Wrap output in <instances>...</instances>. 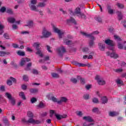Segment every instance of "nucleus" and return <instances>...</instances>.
I'll list each match as a JSON object with an SVG mask.
<instances>
[{"label": "nucleus", "instance_id": "f257e3e1", "mask_svg": "<svg viewBox=\"0 0 126 126\" xmlns=\"http://www.w3.org/2000/svg\"><path fill=\"white\" fill-rule=\"evenodd\" d=\"M69 13L70 14V15H73L74 16H75L76 15H79L80 16H84V14L82 12H81V10L80 9V8L77 7L75 9L74 11L72 10V9H68Z\"/></svg>", "mask_w": 126, "mask_h": 126}, {"label": "nucleus", "instance_id": "f03ea898", "mask_svg": "<svg viewBox=\"0 0 126 126\" xmlns=\"http://www.w3.org/2000/svg\"><path fill=\"white\" fill-rule=\"evenodd\" d=\"M80 33L83 35V36H85V37L90 38L91 40H95V37H94L93 35H98V34H99V32L98 31H95L90 34H88L85 32H80Z\"/></svg>", "mask_w": 126, "mask_h": 126}, {"label": "nucleus", "instance_id": "7ed1b4c3", "mask_svg": "<svg viewBox=\"0 0 126 126\" xmlns=\"http://www.w3.org/2000/svg\"><path fill=\"white\" fill-rule=\"evenodd\" d=\"M33 47L36 50V52L35 53L36 55H38L40 58H43L44 55L43 53H42V51H41V49L39 48V47H40V43L35 42L33 44Z\"/></svg>", "mask_w": 126, "mask_h": 126}, {"label": "nucleus", "instance_id": "20e7f679", "mask_svg": "<svg viewBox=\"0 0 126 126\" xmlns=\"http://www.w3.org/2000/svg\"><path fill=\"white\" fill-rule=\"evenodd\" d=\"M22 123H26V124H32L33 125H39L41 124V121L39 120H35L33 118H30L28 121H26L25 118L22 120Z\"/></svg>", "mask_w": 126, "mask_h": 126}, {"label": "nucleus", "instance_id": "39448f33", "mask_svg": "<svg viewBox=\"0 0 126 126\" xmlns=\"http://www.w3.org/2000/svg\"><path fill=\"white\" fill-rule=\"evenodd\" d=\"M53 28L54 32L58 34L59 39H62V38H63V34L65 33L63 31L59 30V29L55 26H53Z\"/></svg>", "mask_w": 126, "mask_h": 126}, {"label": "nucleus", "instance_id": "423d86ee", "mask_svg": "<svg viewBox=\"0 0 126 126\" xmlns=\"http://www.w3.org/2000/svg\"><path fill=\"white\" fill-rule=\"evenodd\" d=\"M42 34V35L39 36L41 39H43V38H48V37H50V36H51V32L48 31L47 29L45 28L43 29Z\"/></svg>", "mask_w": 126, "mask_h": 126}, {"label": "nucleus", "instance_id": "0eeeda50", "mask_svg": "<svg viewBox=\"0 0 126 126\" xmlns=\"http://www.w3.org/2000/svg\"><path fill=\"white\" fill-rule=\"evenodd\" d=\"M104 43L108 46H111V47H109V50H114L113 46H115V42L113 40L110 39H106L105 40Z\"/></svg>", "mask_w": 126, "mask_h": 126}, {"label": "nucleus", "instance_id": "6e6552de", "mask_svg": "<svg viewBox=\"0 0 126 126\" xmlns=\"http://www.w3.org/2000/svg\"><path fill=\"white\" fill-rule=\"evenodd\" d=\"M72 63L73 64H74V65H76V66H79V67L88 66V67H91V65L90 64H84L82 63H79L76 61H73Z\"/></svg>", "mask_w": 126, "mask_h": 126}, {"label": "nucleus", "instance_id": "1a4fd4ad", "mask_svg": "<svg viewBox=\"0 0 126 126\" xmlns=\"http://www.w3.org/2000/svg\"><path fill=\"white\" fill-rule=\"evenodd\" d=\"M95 79L97 81V83L99 85H105L106 84V81L103 80V79L100 78V76H96Z\"/></svg>", "mask_w": 126, "mask_h": 126}, {"label": "nucleus", "instance_id": "9d476101", "mask_svg": "<svg viewBox=\"0 0 126 126\" xmlns=\"http://www.w3.org/2000/svg\"><path fill=\"white\" fill-rule=\"evenodd\" d=\"M65 48L63 46H62L58 49V53L60 57H63L64 53H65Z\"/></svg>", "mask_w": 126, "mask_h": 126}, {"label": "nucleus", "instance_id": "9b49d317", "mask_svg": "<svg viewBox=\"0 0 126 126\" xmlns=\"http://www.w3.org/2000/svg\"><path fill=\"white\" fill-rule=\"evenodd\" d=\"M66 23L68 25H70L71 23L74 24V25H76V24H77L76 21L72 17H71L69 19L67 20Z\"/></svg>", "mask_w": 126, "mask_h": 126}, {"label": "nucleus", "instance_id": "f8f14e48", "mask_svg": "<svg viewBox=\"0 0 126 126\" xmlns=\"http://www.w3.org/2000/svg\"><path fill=\"white\" fill-rule=\"evenodd\" d=\"M31 61V60L28 58H22L21 59L20 64H21V66H23V65H24V64H25L26 63H27L28 62H30Z\"/></svg>", "mask_w": 126, "mask_h": 126}, {"label": "nucleus", "instance_id": "ddd939ff", "mask_svg": "<svg viewBox=\"0 0 126 126\" xmlns=\"http://www.w3.org/2000/svg\"><path fill=\"white\" fill-rule=\"evenodd\" d=\"M107 56H110L111 58H113L114 59H117L119 58L118 54H116L115 52H113L112 53H110V52H106Z\"/></svg>", "mask_w": 126, "mask_h": 126}, {"label": "nucleus", "instance_id": "4468645a", "mask_svg": "<svg viewBox=\"0 0 126 126\" xmlns=\"http://www.w3.org/2000/svg\"><path fill=\"white\" fill-rule=\"evenodd\" d=\"M68 99L66 97H61L60 100H58V104H62V103H66Z\"/></svg>", "mask_w": 126, "mask_h": 126}, {"label": "nucleus", "instance_id": "2eb2a0df", "mask_svg": "<svg viewBox=\"0 0 126 126\" xmlns=\"http://www.w3.org/2000/svg\"><path fill=\"white\" fill-rule=\"evenodd\" d=\"M7 21L9 22V23H13L14 22H15V23H17V24H20V21L15 22V19L12 17L8 18Z\"/></svg>", "mask_w": 126, "mask_h": 126}, {"label": "nucleus", "instance_id": "dca6fc26", "mask_svg": "<svg viewBox=\"0 0 126 126\" xmlns=\"http://www.w3.org/2000/svg\"><path fill=\"white\" fill-rule=\"evenodd\" d=\"M30 8L33 11L38 12L39 11V9H38V6H36V5H29Z\"/></svg>", "mask_w": 126, "mask_h": 126}, {"label": "nucleus", "instance_id": "f3484780", "mask_svg": "<svg viewBox=\"0 0 126 126\" xmlns=\"http://www.w3.org/2000/svg\"><path fill=\"white\" fill-rule=\"evenodd\" d=\"M9 102L12 106H15V104L16 103V100L14 97H12L11 98L9 99Z\"/></svg>", "mask_w": 126, "mask_h": 126}, {"label": "nucleus", "instance_id": "a211bd4d", "mask_svg": "<svg viewBox=\"0 0 126 126\" xmlns=\"http://www.w3.org/2000/svg\"><path fill=\"white\" fill-rule=\"evenodd\" d=\"M38 91H39V90L38 89H36V88L30 89V92L32 94H37Z\"/></svg>", "mask_w": 126, "mask_h": 126}, {"label": "nucleus", "instance_id": "6ab92c4d", "mask_svg": "<svg viewBox=\"0 0 126 126\" xmlns=\"http://www.w3.org/2000/svg\"><path fill=\"white\" fill-rule=\"evenodd\" d=\"M100 102L102 104L108 103V98L106 96H102L100 99Z\"/></svg>", "mask_w": 126, "mask_h": 126}, {"label": "nucleus", "instance_id": "aec40b11", "mask_svg": "<svg viewBox=\"0 0 126 126\" xmlns=\"http://www.w3.org/2000/svg\"><path fill=\"white\" fill-rule=\"evenodd\" d=\"M63 43L68 45H72V44H73V42H72L71 40H69L66 39L63 40Z\"/></svg>", "mask_w": 126, "mask_h": 126}, {"label": "nucleus", "instance_id": "412c9836", "mask_svg": "<svg viewBox=\"0 0 126 126\" xmlns=\"http://www.w3.org/2000/svg\"><path fill=\"white\" fill-rule=\"evenodd\" d=\"M83 120H85V121H87V122H89L90 123L93 122V119H92V118H91V117H90V116L84 117Z\"/></svg>", "mask_w": 126, "mask_h": 126}, {"label": "nucleus", "instance_id": "4be33fe9", "mask_svg": "<svg viewBox=\"0 0 126 126\" xmlns=\"http://www.w3.org/2000/svg\"><path fill=\"white\" fill-rule=\"evenodd\" d=\"M119 112L113 111V112H110L109 113V116L110 117H116V116H118Z\"/></svg>", "mask_w": 126, "mask_h": 126}, {"label": "nucleus", "instance_id": "5701e85b", "mask_svg": "<svg viewBox=\"0 0 126 126\" xmlns=\"http://www.w3.org/2000/svg\"><path fill=\"white\" fill-rule=\"evenodd\" d=\"M3 124H4L5 126H10V124H9V121H8V119H7V118H6L3 119Z\"/></svg>", "mask_w": 126, "mask_h": 126}, {"label": "nucleus", "instance_id": "b1692460", "mask_svg": "<svg viewBox=\"0 0 126 126\" xmlns=\"http://www.w3.org/2000/svg\"><path fill=\"white\" fill-rule=\"evenodd\" d=\"M19 96H20V97H21L23 100H25L26 99V96H25V94L24 92H20L19 94Z\"/></svg>", "mask_w": 126, "mask_h": 126}, {"label": "nucleus", "instance_id": "393cba45", "mask_svg": "<svg viewBox=\"0 0 126 126\" xmlns=\"http://www.w3.org/2000/svg\"><path fill=\"white\" fill-rule=\"evenodd\" d=\"M77 78L78 80L80 81V82H81V84H82L83 85H84V84H85V80L84 79L82 78L80 76H78Z\"/></svg>", "mask_w": 126, "mask_h": 126}, {"label": "nucleus", "instance_id": "a878e982", "mask_svg": "<svg viewBox=\"0 0 126 126\" xmlns=\"http://www.w3.org/2000/svg\"><path fill=\"white\" fill-rule=\"evenodd\" d=\"M107 11L109 14H113L114 13V10L112 9L111 6H107Z\"/></svg>", "mask_w": 126, "mask_h": 126}, {"label": "nucleus", "instance_id": "bb28decb", "mask_svg": "<svg viewBox=\"0 0 126 126\" xmlns=\"http://www.w3.org/2000/svg\"><path fill=\"white\" fill-rule=\"evenodd\" d=\"M98 46L100 51H105V44L102 43H98Z\"/></svg>", "mask_w": 126, "mask_h": 126}, {"label": "nucleus", "instance_id": "cd10ccee", "mask_svg": "<svg viewBox=\"0 0 126 126\" xmlns=\"http://www.w3.org/2000/svg\"><path fill=\"white\" fill-rule=\"evenodd\" d=\"M45 2V1H44V2H40L37 5V7H45L46 6V3Z\"/></svg>", "mask_w": 126, "mask_h": 126}, {"label": "nucleus", "instance_id": "c85d7f7f", "mask_svg": "<svg viewBox=\"0 0 126 126\" xmlns=\"http://www.w3.org/2000/svg\"><path fill=\"white\" fill-rule=\"evenodd\" d=\"M38 108H40L41 109H43L46 107V104H45L43 102L41 101L39 103L38 105H37Z\"/></svg>", "mask_w": 126, "mask_h": 126}, {"label": "nucleus", "instance_id": "c756f323", "mask_svg": "<svg viewBox=\"0 0 126 126\" xmlns=\"http://www.w3.org/2000/svg\"><path fill=\"white\" fill-rule=\"evenodd\" d=\"M32 66V63H29L27 64V66L25 68V70L28 71V70H30L31 69V68H30V67H31V66Z\"/></svg>", "mask_w": 126, "mask_h": 126}, {"label": "nucleus", "instance_id": "7c9ffc66", "mask_svg": "<svg viewBox=\"0 0 126 126\" xmlns=\"http://www.w3.org/2000/svg\"><path fill=\"white\" fill-rule=\"evenodd\" d=\"M5 97L9 100L10 98H12V95H11V94L7 92L5 93Z\"/></svg>", "mask_w": 126, "mask_h": 126}, {"label": "nucleus", "instance_id": "2f4dec72", "mask_svg": "<svg viewBox=\"0 0 126 126\" xmlns=\"http://www.w3.org/2000/svg\"><path fill=\"white\" fill-rule=\"evenodd\" d=\"M17 55L20 57H24L25 56V52L24 51H19L17 52Z\"/></svg>", "mask_w": 126, "mask_h": 126}, {"label": "nucleus", "instance_id": "473e14b6", "mask_svg": "<svg viewBox=\"0 0 126 126\" xmlns=\"http://www.w3.org/2000/svg\"><path fill=\"white\" fill-rule=\"evenodd\" d=\"M6 12L9 14H13V10H12L10 8H7L6 9Z\"/></svg>", "mask_w": 126, "mask_h": 126}, {"label": "nucleus", "instance_id": "72a5a7b5", "mask_svg": "<svg viewBox=\"0 0 126 126\" xmlns=\"http://www.w3.org/2000/svg\"><path fill=\"white\" fill-rule=\"evenodd\" d=\"M33 21H29L28 22V25L27 26H28L30 28H32L33 27Z\"/></svg>", "mask_w": 126, "mask_h": 126}, {"label": "nucleus", "instance_id": "f704fd0d", "mask_svg": "<svg viewBox=\"0 0 126 126\" xmlns=\"http://www.w3.org/2000/svg\"><path fill=\"white\" fill-rule=\"evenodd\" d=\"M2 29H4V26L0 24V35H2L3 33V30Z\"/></svg>", "mask_w": 126, "mask_h": 126}, {"label": "nucleus", "instance_id": "c9c22d12", "mask_svg": "<svg viewBox=\"0 0 126 126\" xmlns=\"http://www.w3.org/2000/svg\"><path fill=\"white\" fill-rule=\"evenodd\" d=\"M70 81L72 82V83H73L74 84H76L77 82H78V80H77V79L74 78H71L70 79Z\"/></svg>", "mask_w": 126, "mask_h": 126}, {"label": "nucleus", "instance_id": "e433bc0d", "mask_svg": "<svg viewBox=\"0 0 126 126\" xmlns=\"http://www.w3.org/2000/svg\"><path fill=\"white\" fill-rule=\"evenodd\" d=\"M27 116L29 118H31V119H33V117H34L33 113L31 112V111L28 112Z\"/></svg>", "mask_w": 126, "mask_h": 126}, {"label": "nucleus", "instance_id": "4c0bfd02", "mask_svg": "<svg viewBox=\"0 0 126 126\" xmlns=\"http://www.w3.org/2000/svg\"><path fill=\"white\" fill-rule=\"evenodd\" d=\"M52 76L54 78H59L60 77V75L57 73H52Z\"/></svg>", "mask_w": 126, "mask_h": 126}, {"label": "nucleus", "instance_id": "58836bf2", "mask_svg": "<svg viewBox=\"0 0 126 126\" xmlns=\"http://www.w3.org/2000/svg\"><path fill=\"white\" fill-rule=\"evenodd\" d=\"M114 37L115 40H116L117 41H119V42L122 41V39H121V37H120V36L117 35H114Z\"/></svg>", "mask_w": 126, "mask_h": 126}, {"label": "nucleus", "instance_id": "ea45409f", "mask_svg": "<svg viewBox=\"0 0 126 126\" xmlns=\"http://www.w3.org/2000/svg\"><path fill=\"white\" fill-rule=\"evenodd\" d=\"M37 4V0H31L29 5H34Z\"/></svg>", "mask_w": 126, "mask_h": 126}, {"label": "nucleus", "instance_id": "a19ab883", "mask_svg": "<svg viewBox=\"0 0 126 126\" xmlns=\"http://www.w3.org/2000/svg\"><path fill=\"white\" fill-rule=\"evenodd\" d=\"M6 11V8L4 6H2L0 9V12H2V13H4Z\"/></svg>", "mask_w": 126, "mask_h": 126}, {"label": "nucleus", "instance_id": "79ce46f5", "mask_svg": "<svg viewBox=\"0 0 126 126\" xmlns=\"http://www.w3.org/2000/svg\"><path fill=\"white\" fill-rule=\"evenodd\" d=\"M51 100H52V101H53V102H54V103H58V102H59V101H58V99L54 96H51Z\"/></svg>", "mask_w": 126, "mask_h": 126}, {"label": "nucleus", "instance_id": "37998d69", "mask_svg": "<svg viewBox=\"0 0 126 126\" xmlns=\"http://www.w3.org/2000/svg\"><path fill=\"white\" fill-rule=\"evenodd\" d=\"M83 97L85 100H88L89 99V94H84Z\"/></svg>", "mask_w": 126, "mask_h": 126}, {"label": "nucleus", "instance_id": "c03bdc74", "mask_svg": "<svg viewBox=\"0 0 126 126\" xmlns=\"http://www.w3.org/2000/svg\"><path fill=\"white\" fill-rule=\"evenodd\" d=\"M76 114L77 115V116H78V117H82V116L83 115V113H82V112L79 111H76Z\"/></svg>", "mask_w": 126, "mask_h": 126}, {"label": "nucleus", "instance_id": "a18cd8bd", "mask_svg": "<svg viewBox=\"0 0 126 126\" xmlns=\"http://www.w3.org/2000/svg\"><path fill=\"white\" fill-rule=\"evenodd\" d=\"M95 19L96 21H97L98 22H99V23H102V19L101 18V17L100 16L96 17L95 18Z\"/></svg>", "mask_w": 126, "mask_h": 126}, {"label": "nucleus", "instance_id": "49530a36", "mask_svg": "<svg viewBox=\"0 0 126 126\" xmlns=\"http://www.w3.org/2000/svg\"><path fill=\"white\" fill-rule=\"evenodd\" d=\"M23 80H24V81H28V80H29L28 76L27 75H24L23 76Z\"/></svg>", "mask_w": 126, "mask_h": 126}, {"label": "nucleus", "instance_id": "de8ad7c7", "mask_svg": "<svg viewBox=\"0 0 126 126\" xmlns=\"http://www.w3.org/2000/svg\"><path fill=\"white\" fill-rule=\"evenodd\" d=\"M123 69L122 68H118V69H116L114 70L115 72H117V73H120L121 72H123Z\"/></svg>", "mask_w": 126, "mask_h": 126}, {"label": "nucleus", "instance_id": "09e8293b", "mask_svg": "<svg viewBox=\"0 0 126 126\" xmlns=\"http://www.w3.org/2000/svg\"><path fill=\"white\" fill-rule=\"evenodd\" d=\"M59 11H61V12H62L63 14H66L67 13V12L66 11L64 10L63 8H59Z\"/></svg>", "mask_w": 126, "mask_h": 126}, {"label": "nucleus", "instance_id": "8fccbe9b", "mask_svg": "<svg viewBox=\"0 0 126 126\" xmlns=\"http://www.w3.org/2000/svg\"><path fill=\"white\" fill-rule=\"evenodd\" d=\"M92 101L93 103H94L95 104L99 103V100L97 98L94 97V98H93Z\"/></svg>", "mask_w": 126, "mask_h": 126}, {"label": "nucleus", "instance_id": "3c124183", "mask_svg": "<svg viewBox=\"0 0 126 126\" xmlns=\"http://www.w3.org/2000/svg\"><path fill=\"white\" fill-rule=\"evenodd\" d=\"M94 40L92 39L89 41V47H93L94 45Z\"/></svg>", "mask_w": 126, "mask_h": 126}, {"label": "nucleus", "instance_id": "603ef678", "mask_svg": "<svg viewBox=\"0 0 126 126\" xmlns=\"http://www.w3.org/2000/svg\"><path fill=\"white\" fill-rule=\"evenodd\" d=\"M55 116L56 117V118L57 119V120H62V115L57 114V113H55Z\"/></svg>", "mask_w": 126, "mask_h": 126}, {"label": "nucleus", "instance_id": "864d4df0", "mask_svg": "<svg viewBox=\"0 0 126 126\" xmlns=\"http://www.w3.org/2000/svg\"><path fill=\"white\" fill-rule=\"evenodd\" d=\"M116 5L118 6V7H119V8H124V4L122 3H117Z\"/></svg>", "mask_w": 126, "mask_h": 126}, {"label": "nucleus", "instance_id": "5fc2aeb1", "mask_svg": "<svg viewBox=\"0 0 126 126\" xmlns=\"http://www.w3.org/2000/svg\"><path fill=\"white\" fill-rule=\"evenodd\" d=\"M118 48H119L120 50H123V49H124V46L123 45V44H122V43L119 42L118 44Z\"/></svg>", "mask_w": 126, "mask_h": 126}, {"label": "nucleus", "instance_id": "6e6d98bb", "mask_svg": "<svg viewBox=\"0 0 126 126\" xmlns=\"http://www.w3.org/2000/svg\"><path fill=\"white\" fill-rule=\"evenodd\" d=\"M50 118H53V116H54V114H56L55 113V110H51L50 111Z\"/></svg>", "mask_w": 126, "mask_h": 126}, {"label": "nucleus", "instance_id": "4d7b16f0", "mask_svg": "<svg viewBox=\"0 0 126 126\" xmlns=\"http://www.w3.org/2000/svg\"><path fill=\"white\" fill-rule=\"evenodd\" d=\"M32 73H33V74H38L39 72H38V70H37L36 69H32Z\"/></svg>", "mask_w": 126, "mask_h": 126}, {"label": "nucleus", "instance_id": "13d9d810", "mask_svg": "<svg viewBox=\"0 0 126 126\" xmlns=\"http://www.w3.org/2000/svg\"><path fill=\"white\" fill-rule=\"evenodd\" d=\"M31 102L32 104H33V103H35V102H37V99L35 97H32L31 99Z\"/></svg>", "mask_w": 126, "mask_h": 126}, {"label": "nucleus", "instance_id": "bf43d9fd", "mask_svg": "<svg viewBox=\"0 0 126 126\" xmlns=\"http://www.w3.org/2000/svg\"><path fill=\"white\" fill-rule=\"evenodd\" d=\"M116 83L117 84H123V81L120 79L116 80Z\"/></svg>", "mask_w": 126, "mask_h": 126}, {"label": "nucleus", "instance_id": "052dcab7", "mask_svg": "<svg viewBox=\"0 0 126 126\" xmlns=\"http://www.w3.org/2000/svg\"><path fill=\"white\" fill-rule=\"evenodd\" d=\"M5 56V52L0 51V57H4Z\"/></svg>", "mask_w": 126, "mask_h": 126}, {"label": "nucleus", "instance_id": "680f3d73", "mask_svg": "<svg viewBox=\"0 0 126 126\" xmlns=\"http://www.w3.org/2000/svg\"><path fill=\"white\" fill-rule=\"evenodd\" d=\"M7 84L9 86H10L11 85H12V81L10 80H7Z\"/></svg>", "mask_w": 126, "mask_h": 126}, {"label": "nucleus", "instance_id": "e2e57ef3", "mask_svg": "<svg viewBox=\"0 0 126 126\" xmlns=\"http://www.w3.org/2000/svg\"><path fill=\"white\" fill-rule=\"evenodd\" d=\"M98 111H99V109H98V108L94 107L93 109V112L94 113H97Z\"/></svg>", "mask_w": 126, "mask_h": 126}, {"label": "nucleus", "instance_id": "0e129e2a", "mask_svg": "<svg viewBox=\"0 0 126 126\" xmlns=\"http://www.w3.org/2000/svg\"><path fill=\"white\" fill-rule=\"evenodd\" d=\"M3 37L4 38H5V39H9V36H8V34H7V33H4L3 34Z\"/></svg>", "mask_w": 126, "mask_h": 126}, {"label": "nucleus", "instance_id": "69168bd1", "mask_svg": "<svg viewBox=\"0 0 126 126\" xmlns=\"http://www.w3.org/2000/svg\"><path fill=\"white\" fill-rule=\"evenodd\" d=\"M22 89H23V90H26V89H27V86L26 85H22Z\"/></svg>", "mask_w": 126, "mask_h": 126}, {"label": "nucleus", "instance_id": "338daca9", "mask_svg": "<svg viewBox=\"0 0 126 126\" xmlns=\"http://www.w3.org/2000/svg\"><path fill=\"white\" fill-rule=\"evenodd\" d=\"M0 91H2V92L5 91V89L3 86H1L0 88Z\"/></svg>", "mask_w": 126, "mask_h": 126}, {"label": "nucleus", "instance_id": "774afa93", "mask_svg": "<svg viewBox=\"0 0 126 126\" xmlns=\"http://www.w3.org/2000/svg\"><path fill=\"white\" fill-rule=\"evenodd\" d=\"M5 101V100H4V99H3V98L1 97V98H0V104H2L4 103Z\"/></svg>", "mask_w": 126, "mask_h": 126}]
</instances>
